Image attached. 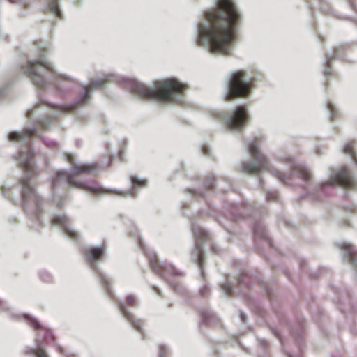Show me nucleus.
I'll return each mask as SVG.
<instances>
[{
	"mask_svg": "<svg viewBox=\"0 0 357 357\" xmlns=\"http://www.w3.org/2000/svg\"><path fill=\"white\" fill-rule=\"evenodd\" d=\"M107 278L106 276H102V281L103 283L107 284Z\"/></svg>",
	"mask_w": 357,
	"mask_h": 357,
	"instance_id": "393cba45",
	"label": "nucleus"
},
{
	"mask_svg": "<svg viewBox=\"0 0 357 357\" xmlns=\"http://www.w3.org/2000/svg\"><path fill=\"white\" fill-rule=\"evenodd\" d=\"M330 184H338L344 188H353L357 189V178L347 170L342 169L335 174L328 181Z\"/></svg>",
	"mask_w": 357,
	"mask_h": 357,
	"instance_id": "9d476101",
	"label": "nucleus"
},
{
	"mask_svg": "<svg viewBox=\"0 0 357 357\" xmlns=\"http://www.w3.org/2000/svg\"><path fill=\"white\" fill-rule=\"evenodd\" d=\"M244 316H245V315H244V314H243V313H241V314H240L241 319L243 321H244Z\"/></svg>",
	"mask_w": 357,
	"mask_h": 357,
	"instance_id": "a878e982",
	"label": "nucleus"
},
{
	"mask_svg": "<svg viewBox=\"0 0 357 357\" xmlns=\"http://www.w3.org/2000/svg\"><path fill=\"white\" fill-rule=\"evenodd\" d=\"M203 153L204 155H208L209 153H208V150L206 147H203Z\"/></svg>",
	"mask_w": 357,
	"mask_h": 357,
	"instance_id": "b1692460",
	"label": "nucleus"
},
{
	"mask_svg": "<svg viewBox=\"0 0 357 357\" xmlns=\"http://www.w3.org/2000/svg\"><path fill=\"white\" fill-rule=\"evenodd\" d=\"M52 223L62 227L64 229L66 234L72 240L77 241L79 238V234L74 228L70 227L68 223V219L66 215H56L52 218Z\"/></svg>",
	"mask_w": 357,
	"mask_h": 357,
	"instance_id": "f8f14e48",
	"label": "nucleus"
},
{
	"mask_svg": "<svg viewBox=\"0 0 357 357\" xmlns=\"http://www.w3.org/2000/svg\"><path fill=\"white\" fill-rule=\"evenodd\" d=\"M21 3H23V4H26V0H21Z\"/></svg>",
	"mask_w": 357,
	"mask_h": 357,
	"instance_id": "bb28decb",
	"label": "nucleus"
},
{
	"mask_svg": "<svg viewBox=\"0 0 357 357\" xmlns=\"http://www.w3.org/2000/svg\"><path fill=\"white\" fill-rule=\"evenodd\" d=\"M22 196L24 205L26 207L33 206L36 209L38 208L40 202V197L35 192L34 188L28 179H24L22 181Z\"/></svg>",
	"mask_w": 357,
	"mask_h": 357,
	"instance_id": "1a4fd4ad",
	"label": "nucleus"
},
{
	"mask_svg": "<svg viewBox=\"0 0 357 357\" xmlns=\"http://www.w3.org/2000/svg\"><path fill=\"white\" fill-rule=\"evenodd\" d=\"M354 142H350L346 144L344 146V152L345 154L351 156L354 160L357 163V155L354 150Z\"/></svg>",
	"mask_w": 357,
	"mask_h": 357,
	"instance_id": "6ab92c4d",
	"label": "nucleus"
},
{
	"mask_svg": "<svg viewBox=\"0 0 357 357\" xmlns=\"http://www.w3.org/2000/svg\"><path fill=\"white\" fill-rule=\"evenodd\" d=\"M36 130L35 127H29L22 131H13L8 134L9 140L22 144L20 149L17 160L20 166L26 169L28 174H32L34 165L31 160L33 152L31 149L28 139L35 133Z\"/></svg>",
	"mask_w": 357,
	"mask_h": 357,
	"instance_id": "20e7f679",
	"label": "nucleus"
},
{
	"mask_svg": "<svg viewBox=\"0 0 357 357\" xmlns=\"http://www.w3.org/2000/svg\"><path fill=\"white\" fill-rule=\"evenodd\" d=\"M105 252V248L100 245L96 248H91L85 250V254L87 257V260L93 266H96V264L94 261L95 259H99Z\"/></svg>",
	"mask_w": 357,
	"mask_h": 357,
	"instance_id": "2eb2a0df",
	"label": "nucleus"
},
{
	"mask_svg": "<svg viewBox=\"0 0 357 357\" xmlns=\"http://www.w3.org/2000/svg\"><path fill=\"white\" fill-rule=\"evenodd\" d=\"M47 9L56 17H61V11L59 8V0H48Z\"/></svg>",
	"mask_w": 357,
	"mask_h": 357,
	"instance_id": "a211bd4d",
	"label": "nucleus"
},
{
	"mask_svg": "<svg viewBox=\"0 0 357 357\" xmlns=\"http://www.w3.org/2000/svg\"><path fill=\"white\" fill-rule=\"evenodd\" d=\"M2 93H3V89H0V95H1Z\"/></svg>",
	"mask_w": 357,
	"mask_h": 357,
	"instance_id": "cd10ccee",
	"label": "nucleus"
},
{
	"mask_svg": "<svg viewBox=\"0 0 357 357\" xmlns=\"http://www.w3.org/2000/svg\"><path fill=\"white\" fill-rule=\"evenodd\" d=\"M280 179H281L282 181H284V178H283V177H280Z\"/></svg>",
	"mask_w": 357,
	"mask_h": 357,
	"instance_id": "c85d7f7f",
	"label": "nucleus"
},
{
	"mask_svg": "<svg viewBox=\"0 0 357 357\" xmlns=\"http://www.w3.org/2000/svg\"><path fill=\"white\" fill-rule=\"evenodd\" d=\"M135 91L139 96L161 102L181 101L180 94L185 91V86L174 78L158 81L151 87L140 84H135Z\"/></svg>",
	"mask_w": 357,
	"mask_h": 357,
	"instance_id": "f03ea898",
	"label": "nucleus"
},
{
	"mask_svg": "<svg viewBox=\"0 0 357 357\" xmlns=\"http://www.w3.org/2000/svg\"><path fill=\"white\" fill-rule=\"evenodd\" d=\"M338 247L343 251L342 256L345 260L349 261L357 271V253L347 241L337 243Z\"/></svg>",
	"mask_w": 357,
	"mask_h": 357,
	"instance_id": "ddd939ff",
	"label": "nucleus"
},
{
	"mask_svg": "<svg viewBox=\"0 0 357 357\" xmlns=\"http://www.w3.org/2000/svg\"><path fill=\"white\" fill-rule=\"evenodd\" d=\"M194 234L197 238L195 248L192 252V258L195 261L197 264L200 269H202L203 261H204V253H203V242L201 239H199L200 236H205L206 231L200 228L194 229Z\"/></svg>",
	"mask_w": 357,
	"mask_h": 357,
	"instance_id": "9b49d317",
	"label": "nucleus"
},
{
	"mask_svg": "<svg viewBox=\"0 0 357 357\" xmlns=\"http://www.w3.org/2000/svg\"><path fill=\"white\" fill-rule=\"evenodd\" d=\"M31 351L37 357H47V354H45L43 348L31 349Z\"/></svg>",
	"mask_w": 357,
	"mask_h": 357,
	"instance_id": "aec40b11",
	"label": "nucleus"
},
{
	"mask_svg": "<svg viewBox=\"0 0 357 357\" xmlns=\"http://www.w3.org/2000/svg\"><path fill=\"white\" fill-rule=\"evenodd\" d=\"M31 321L32 322V324H33L34 327H36V328H39L40 327L39 322L37 320H36L35 319H33V318L31 319Z\"/></svg>",
	"mask_w": 357,
	"mask_h": 357,
	"instance_id": "5701e85b",
	"label": "nucleus"
},
{
	"mask_svg": "<svg viewBox=\"0 0 357 357\" xmlns=\"http://www.w3.org/2000/svg\"><path fill=\"white\" fill-rule=\"evenodd\" d=\"M222 292L225 294V295H228L229 294H230L231 292V290H232V286H231V284L230 282H226L224 284H222Z\"/></svg>",
	"mask_w": 357,
	"mask_h": 357,
	"instance_id": "412c9836",
	"label": "nucleus"
},
{
	"mask_svg": "<svg viewBox=\"0 0 357 357\" xmlns=\"http://www.w3.org/2000/svg\"><path fill=\"white\" fill-rule=\"evenodd\" d=\"M56 177L57 178L53 181L54 185L58 183L60 178L65 177L66 181L70 187L79 188L83 190L92 192L96 194H100L105 192V190L102 188L93 187L92 185H90L89 184L83 181L75 179L72 176L66 175L64 172H57Z\"/></svg>",
	"mask_w": 357,
	"mask_h": 357,
	"instance_id": "6e6552de",
	"label": "nucleus"
},
{
	"mask_svg": "<svg viewBox=\"0 0 357 357\" xmlns=\"http://www.w3.org/2000/svg\"><path fill=\"white\" fill-rule=\"evenodd\" d=\"M25 75L32 77L38 86L45 85V79H57L58 77L67 79L68 77L63 75H56L52 70V65L48 62L45 56L43 54L36 60L28 61L22 68Z\"/></svg>",
	"mask_w": 357,
	"mask_h": 357,
	"instance_id": "7ed1b4c3",
	"label": "nucleus"
},
{
	"mask_svg": "<svg viewBox=\"0 0 357 357\" xmlns=\"http://www.w3.org/2000/svg\"><path fill=\"white\" fill-rule=\"evenodd\" d=\"M69 161L72 164L73 173H85V172H94L97 170L96 165L93 163L91 164H75L73 157L68 158Z\"/></svg>",
	"mask_w": 357,
	"mask_h": 357,
	"instance_id": "4468645a",
	"label": "nucleus"
},
{
	"mask_svg": "<svg viewBox=\"0 0 357 357\" xmlns=\"http://www.w3.org/2000/svg\"><path fill=\"white\" fill-rule=\"evenodd\" d=\"M247 143L249 152L255 158V161L242 164V172L246 174H257L268 169L269 163L266 157L261 153L259 144L252 139L248 140Z\"/></svg>",
	"mask_w": 357,
	"mask_h": 357,
	"instance_id": "423d86ee",
	"label": "nucleus"
},
{
	"mask_svg": "<svg viewBox=\"0 0 357 357\" xmlns=\"http://www.w3.org/2000/svg\"><path fill=\"white\" fill-rule=\"evenodd\" d=\"M301 176L305 179V180H307L310 178V172L309 170H307V169L303 167L301 169Z\"/></svg>",
	"mask_w": 357,
	"mask_h": 357,
	"instance_id": "4be33fe9",
	"label": "nucleus"
},
{
	"mask_svg": "<svg viewBox=\"0 0 357 357\" xmlns=\"http://www.w3.org/2000/svg\"><path fill=\"white\" fill-rule=\"evenodd\" d=\"M132 188L128 191H114V193L121 196H130L132 195V188L146 185V181L137 176H130Z\"/></svg>",
	"mask_w": 357,
	"mask_h": 357,
	"instance_id": "f3484780",
	"label": "nucleus"
},
{
	"mask_svg": "<svg viewBox=\"0 0 357 357\" xmlns=\"http://www.w3.org/2000/svg\"><path fill=\"white\" fill-rule=\"evenodd\" d=\"M241 17L233 0H215L197 28V43L215 54H229Z\"/></svg>",
	"mask_w": 357,
	"mask_h": 357,
	"instance_id": "f257e3e1",
	"label": "nucleus"
},
{
	"mask_svg": "<svg viewBox=\"0 0 357 357\" xmlns=\"http://www.w3.org/2000/svg\"><path fill=\"white\" fill-rule=\"evenodd\" d=\"M247 119V109L244 107H237L223 116L222 121L231 131H238L244 126Z\"/></svg>",
	"mask_w": 357,
	"mask_h": 357,
	"instance_id": "0eeeda50",
	"label": "nucleus"
},
{
	"mask_svg": "<svg viewBox=\"0 0 357 357\" xmlns=\"http://www.w3.org/2000/svg\"><path fill=\"white\" fill-rule=\"evenodd\" d=\"M104 80L102 79H97L92 80L90 85L85 86L84 91L82 95V101L84 103L88 102V100L91 96V91L93 89H98L103 86Z\"/></svg>",
	"mask_w": 357,
	"mask_h": 357,
	"instance_id": "dca6fc26",
	"label": "nucleus"
},
{
	"mask_svg": "<svg viewBox=\"0 0 357 357\" xmlns=\"http://www.w3.org/2000/svg\"><path fill=\"white\" fill-rule=\"evenodd\" d=\"M250 85L243 77L241 71L231 73L227 77L224 90L226 100L237 97H245L249 92Z\"/></svg>",
	"mask_w": 357,
	"mask_h": 357,
	"instance_id": "39448f33",
	"label": "nucleus"
}]
</instances>
